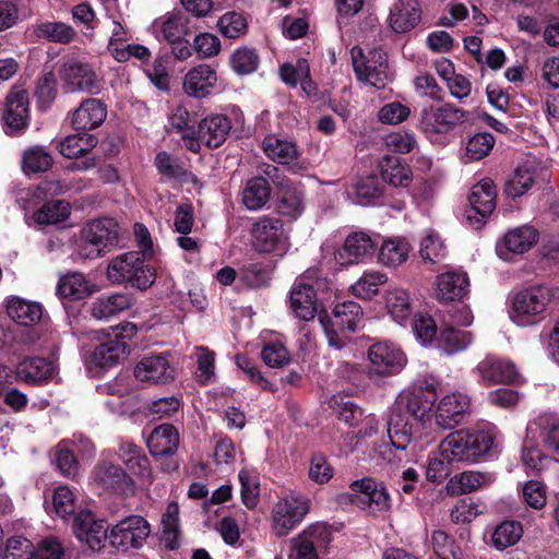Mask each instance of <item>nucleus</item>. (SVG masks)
Masks as SVG:
<instances>
[{"label":"nucleus","instance_id":"1","mask_svg":"<svg viewBox=\"0 0 559 559\" xmlns=\"http://www.w3.org/2000/svg\"><path fill=\"white\" fill-rule=\"evenodd\" d=\"M437 391L438 382L432 378H424L397 394L388 419V435L395 449L405 450L414 438L407 416L424 428L432 426Z\"/></svg>","mask_w":559,"mask_h":559},{"label":"nucleus","instance_id":"2","mask_svg":"<svg viewBox=\"0 0 559 559\" xmlns=\"http://www.w3.org/2000/svg\"><path fill=\"white\" fill-rule=\"evenodd\" d=\"M495 427L469 430L460 429L449 433L440 443V455L454 463H475L490 455L498 447Z\"/></svg>","mask_w":559,"mask_h":559},{"label":"nucleus","instance_id":"3","mask_svg":"<svg viewBox=\"0 0 559 559\" xmlns=\"http://www.w3.org/2000/svg\"><path fill=\"white\" fill-rule=\"evenodd\" d=\"M328 345L336 350L346 349L352 344L348 333H354L364 325V312L356 301H343L334 306L332 316L320 314Z\"/></svg>","mask_w":559,"mask_h":559},{"label":"nucleus","instance_id":"4","mask_svg":"<svg viewBox=\"0 0 559 559\" xmlns=\"http://www.w3.org/2000/svg\"><path fill=\"white\" fill-rule=\"evenodd\" d=\"M145 260L139 251L120 253L109 260L106 277L112 284L129 283L132 287L145 290L156 278L155 269L145 264Z\"/></svg>","mask_w":559,"mask_h":559},{"label":"nucleus","instance_id":"5","mask_svg":"<svg viewBox=\"0 0 559 559\" xmlns=\"http://www.w3.org/2000/svg\"><path fill=\"white\" fill-rule=\"evenodd\" d=\"M119 242V226L109 217L88 222L81 230L76 252L82 259L94 260L112 250Z\"/></svg>","mask_w":559,"mask_h":559},{"label":"nucleus","instance_id":"6","mask_svg":"<svg viewBox=\"0 0 559 559\" xmlns=\"http://www.w3.org/2000/svg\"><path fill=\"white\" fill-rule=\"evenodd\" d=\"M467 119V112L452 104L430 105L419 114L418 128L430 140L453 131Z\"/></svg>","mask_w":559,"mask_h":559},{"label":"nucleus","instance_id":"7","mask_svg":"<svg viewBox=\"0 0 559 559\" xmlns=\"http://www.w3.org/2000/svg\"><path fill=\"white\" fill-rule=\"evenodd\" d=\"M552 299V292L546 286H534L516 293L511 299L510 318L521 326L535 323Z\"/></svg>","mask_w":559,"mask_h":559},{"label":"nucleus","instance_id":"8","mask_svg":"<svg viewBox=\"0 0 559 559\" xmlns=\"http://www.w3.org/2000/svg\"><path fill=\"white\" fill-rule=\"evenodd\" d=\"M350 56L360 83L380 90L391 80L386 53L382 49H372L366 56L360 47L355 46L350 49Z\"/></svg>","mask_w":559,"mask_h":559},{"label":"nucleus","instance_id":"9","mask_svg":"<svg viewBox=\"0 0 559 559\" xmlns=\"http://www.w3.org/2000/svg\"><path fill=\"white\" fill-rule=\"evenodd\" d=\"M254 249L263 253L284 255L289 249L288 231L282 219L271 216L260 217L251 229Z\"/></svg>","mask_w":559,"mask_h":559},{"label":"nucleus","instance_id":"10","mask_svg":"<svg viewBox=\"0 0 559 559\" xmlns=\"http://www.w3.org/2000/svg\"><path fill=\"white\" fill-rule=\"evenodd\" d=\"M151 534L150 523L141 515H130L111 527L108 539L118 551L140 549Z\"/></svg>","mask_w":559,"mask_h":559},{"label":"nucleus","instance_id":"11","mask_svg":"<svg viewBox=\"0 0 559 559\" xmlns=\"http://www.w3.org/2000/svg\"><path fill=\"white\" fill-rule=\"evenodd\" d=\"M309 511V499L296 493L282 497L272 510V530L277 536L293 531Z\"/></svg>","mask_w":559,"mask_h":559},{"label":"nucleus","instance_id":"12","mask_svg":"<svg viewBox=\"0 0 559 559\" xmlns=\"http://www.w3.org/2000/svg\"><path fill=\"white\" fill-rule=\"evenodd\" d=\"M368 360L370 372L381 377L399 373L407 362L402 349L391 342L373 343L368 349Z\"/></svg>","mask_w":559,"mask_h":559},{"label":"nucleus","instance_id":"13","mask_svg":"<svg viewBox=\"0 0 559 559\" xmlns=\"http://www.w3.org/2000/svg\"><path fill=\"white\" fill-rule=\"evenodd\" d=\"M60 80L67 92H85L96 94L100 90V81L93 67L87 62L71 60L62 64Z\"/></svg>","mask_w":559,"mask_h":559},{"label":"nucleus","instance_id":"14","mask_svg":"<svg viewBox=\"0 0 559 559\" xmlns=\"http://www.w3.org/2000/svg\"><path fill=\"white\" fill-rule=\"evenodd\" d=\"M471 400L460 391L445 394L435 406V426L440 430H451L459 426L469 412Z\"/></svg>","mask_w":559,"mask_h":559},{"label":"nucleus","instance_id":"15","mask_svg":"<svg viewBox=\"0 0 559 559\" xmlns=\"http://www.w3.org/2000/svg\"><path fill=\"white\" fill-rule=\"evenodd\" d=\"M376 241L364 231L348 235L343 246L335 250L334 259L341 266H349L364 262L376 250Z\"/></svg>","mask_w":559,"mask_h":559},{"label":"nucleus","instance_id":"16","mask_svg":"<svg viewBox=\"0 0 559 559\" xmlns=\"http://www.w3.org/2000/svg\"><path fill=\"white\" fill-rule=\"evenodd\" d=\"M474 372L484 384L515 383L520 377L512 361L493 355L480 360Z\"/></svg>","mask_w":559,"mask_h":559},{"label":"nucleus","instance_id":"17","mask_svg":"<svg viewBox=\"0 0 559 559\" xmlns=\"http://www.w3.org/2000/svg\"><path fill=\"white\" fill-rule=\"evenodd\" d=\"M134 377L141 382L164 384L175 378V369L165 354L148 355L135 365Z\"/></svg>","mask_w":559,"mask_h":559},{"label":"nucleus","instance_id":"18","mask_svg":"<svg viewBox=\"0 0 559 559\" xmlns=\"http://www.w3.org/2000/svg\"><path fill=\"white\" fill-rule=\"evenodd\" d=\"M218 81L216 69L201 63L191 68L183 76L185 93L194 98H205L216 88Z\"/></svg>","mask_w":559,"mask_h":559},{"label":"nucleus","instance_id":"19","mask_svg":"<svg viewBox=\"0 0 559 559\" xmlns=\"http://www.w3.org/2000/svg\"><path fill=\"white\" fill-rule=\"evenodd\" d=\"M360 503L366 504L372 513L388 511L391 507L390 496L382 483L372 478L355 480L350 485Z\"/></svg>","mask_w":559,"mask_h":559},{"label":"nucleus","instance_id":"20","mask_svg":"<svg viewBox=\"0 0 559 559\" xmlns=\"http://www.w3.org/2000/svg\"><path fill=\"white\" fill-rule=\"evenodd\" d=\"M538 238L537 230L528 225H523L509 230L497 247L499 257L509 260L512 253L522 254L528 251Z\"/></svg>","mask_w":559,"mask_h":559},{"label":"nucleus","instance_id":"21","mask_svg":"<svg viewBox=\"0 0 559 559\" xmlns=\"http://www.w3.org/2000/svg\"><path fill=\"white\" fill-rule=\"evenodd\" d=\"M289 302L294 314L304 321L312 320L318 313L319 304L316 292L305 278L296 281L293 285Z\"/></svg>","mask_w":559,"mask_h":559},{"label":"nucleus","instance_id":"22","mask_svg":"<svg viewBox=\"0 0 559 559\" xmlns=\"http://www.w3.org/2000/svg\"><path fill=\"white\" fill-rule=\"evenodd\" d=\"M469 293V280L465 272L450 271L437 276L435 295L439 301L462 300Z\"/></svg>","mask_w":559,"mask_h":559},{"label":"nucleus","instance_id":"23","mask_svg":"<svg viewBox=\"0 0 559 559\" xmlns=\"http://www.w3.org/2000/svg\"><path fill=\"white\" fill-rule=\"evenodd\" d=\"M152 33L157 39L168 44L185 38L189 32L188 17L179 12L171 11L157 17L151 25Z\"/></svg>","mask_w":559,"mask_h":559},{"label":"nucleus","instance_id":"24","mask_svg":"<svg viewBox=\"0 0 559 559\" xmlns=\"http://www.w3.org/2000/svg\"><path fill=\"white\" fill-rule=\"evenodd\" d=\"M73 532L78 539L84 542L93 550H99L108 537L103 522H96L90 512H80L73 521Z\"/></svg>","mask_w":559,"mask_h":559},{"label":"nucleus","instance_id":"25","mask_svg":"<svg viewBox=\"0 0 559 559\" xmlns=\"http://www.w3.org/2000/svg\"><path fill=\"white\" fill-rule=\"evenodd\" d=\"M5 124L19 131L26 127L28 121V95L20 87H13L7 96L5 110L3 114Z\"/></svg>","mask_w":559,"mask_h":559},{"label":"nucleus","instance_id":"26","mask_svg":"<svg viewBox=\"0 0 559 559\" xmlns=\"http://www.w3.org/2000/svg\"><path fill=\"white\" fill-rule=\"evenodd\" d=\"M107 108L96 98H87L73 111L72 126L75 130L88 131L98 128L106 119Z\"/></svg>","mask_w":559,"mask_h":559},{"label":"nucleus","instance_id":"27","mask_svg":"<svg viewBox=\"0 0 559 559\" xmlns=\"http://www.w3.org/2000/svg\"><path fill=\"white\" fill-rule=\"evenodd\" d=\"M421 19L418 0H397L391 8L389 23L395 33L413 29Z\"/></svg>","mask_w":559,"mask_h":559},{"label":"nucleus","instance_id":"28","mask_svg":"<svg viewBox=\"0 0 559 559\" xmlns=\"http://www.w3.org/2000/svg\"><path fill=\"white\" fill-rule=\"evenodd\" d=\"M495 480L496 476L492 473L467 471L451 477L445 489L451 496H460L487 487Z\"/></svg>","mask_w":559,"mask_h":559},{"label":"nucleus","instance_id":"29","mask_svg":"<svg viewBox=\"0 0 559 559\" xmlns=\"http://www.w3.org/2000/svg\"><path fill=\"white\" fill-rule=\"evenodd\" d=\"M230 129V120L224 115L215 114L200 121L198 134L207 147L216 148L226 141Z\"/></svg>","mask_w":559,"mask_h":559},{"label":"nucleus","instance_id":"30","mask_svg":"<svg viewBox=\"0 0 559 559\" xmlns=\"http://www.w3.org/2000/svg\"><path fill=\"white\" fill-rule=\"evenodd\" d=\"M329 535L326 527L322 524L310 526L302 534L292 540V559H319L317 545L324 540Z\"/></svg>","mask_w":559,"mask_h":559},{"label":"nucleus","instance_id":"31","mask_svg":"<svg viewBox=\"0 0 559 559\" xmlns=\"http://www.w3.org/2000/svg\"><path fill=\"white\" fill-rule=\"evenodd\" d=\"M33 34L39 40L69 45L78 37L76 29L62 21H40L33 25Z\"/></svg>","mask_w":559,"mask_h":559},{"label":"nucleus","instance_id":"32","mask_svg":"<svg viewBox=\"0 0 559 559\" xmlns=\"http://www.w3.org/2000/svg\"><path fill=\"white\" fill-rule=\"evenodd\" d=\"M146 443L153 456L171 455L178 448L179 433L174 426L163 424L151 432Z\"/></svg>","mask_w":559,"mask_h":559},{"label":"nucleus","instance_id":"33","mask_svg":"<svg viewBox=\"0 0 559 559\" xmlns=\"http://www.w3.org/2000/svg\"><path fill=\"white\" fill-rule=\"evenodd\" d=\"M132 304V296L128 293L102 296L92 302L91 314L97 320H106L126 311Z\"/></svg>","mask_w":559,"mask_h":559},{"label":"nucleus","instance_id":"34","mask_svg":"<svg viewBox=\"0 0 559 559\" xmlns=\"http://www.w3.org/2000/svg\"><path fill=\"white\" fill-rule=\"evenodd\" d=\"M55 372L53 362L40 357L25 358L16 366V377L25 382H44L52 378Z\"/></svg>","mask_w":559,"mask_h":559},{"label":"nucleus","instance_id":"35","mask_svg":"<svg viewBox=\"0 0 559 559\" xmlns=\"http://www.w3.org/2000/svg\"><path fill=\"white\" fill-rule=\"evenodd\" d=\"M95 480L103 487L126 493L132 487L131 478L118 465L103 462L95 468Z\"/></svg>","mask_w":559,"mask_h":559},{"label":"nucleus","instance_id":"36","mask_svg":"<svg viewBox=\"0 0 559 559\" xmlns=\"http://www.w3.org/2000/svg\"><path fill=\"white\" fill-rule=\"evenodd\" d=\"M496 197L497 191L493 181L485 178L472 188L468 201L476 214L487 217L496 207Z\"/></svg>","mask_w":559,"mask_h":559},{"label":"nucleus","instance_id":"37","mask_svg":"<svg viewBox=\"0 0 559 559\" xmlns=\"http://www.w3.org/2000/svg\"><path fill=\"white\" fill-rule=\"evenodd\" d=\"M412 247L402 237H390L383 240L378 252V262L386 267H396L408 259Z\"/></svg>","mask_w":559,"mask_h":559},{"label":"nucleus","instance_id":"38","mask_svg":"<svg viewBox=\"0 0 559 559\" xmlns=\"http://www.w3.org/2000/svg\"><path fill=\"white\" fill-rule=\"evenodd\" d=\"M538 170L539 167L530 162L518 166L506 183V193L512 198L525 194L535 183Z\"/></svg>","mask_w":559,"mask_h":559},{"label":"nucleus","instance_id":"39","mask_svg":"<svg viewBox=\"0 0 559 559\" xmlns=\"http://www.w3.org/2000/svg\"><path fill=\"white\" fill-rule=\"evenodd\" d=\"M473 342L474 335L472 332L445 324L440 330L438 347L447 355H454L467 349Z\"/></svg>","mask_w":559,"mask_h":559},{"label":"nucleus","instance_id":"40","mask_svg":"<svg viewBox=\"0 0 559 559\" xmlns=\"http://www.w3.org/2000/svg\"><path fill=\"white\" fill-rule=\"evenodd\" d=\"M126 342L108 337L97 345L92 353V361L100 368H111L123 359L128 353Z\"/></svg>","mask_w":559,"mask_h":559},{"label":"nucleus","instance_id":"41","mask_svg":"<svg viewBox=\"0 0 559 559\" xmlns=\"http://www.w3.org/2000/svg\"><path fill=\"white\" fill-rule=\"evenodd\" d=\"M380 171L384 181L393 187H408L413 179L412 169L396 156L385 155L380 162Z\"/></svg>","mask_w":559,"mask_h":559},{"label":"nucleus","instance_id":"42","mask_svg":"<svg viewBox=\"0 0 559 559\" xmlns=\"http://www.w3.org/2000/svg\"><path fill=\"white\" fill-rule=\"evenodd\" d=\"M262 147L269 158L282 165H288L298 157V150L293 141L281 139L274 134L265 136Z\"/></svg>","mask_w":559,"mask_h":559},{"label":"nucleus","instance_id":"43","mask_svg":"<svg viewBox=\"0 0 559 559\" xmlns=\"http://www.w3.org/2000/svg\"><path fill=\"white\" fill-rule=\"evenodd\" d=\"M530 435L540 431L544 444L547 449L559 453V418L552 415H540L527 425Z\"/></svg>","mask_w":559,"mask_h":559},{"label":"nucleus","instance_id":"44","mask_svg":"<svg viewBox=\"0 0 559 559\" xmlns=\"http://www.w3.org/2000/svg\"><path fill=\"white\" fill-rule=\"evenodd\" d=\"M119 459L133 474L150 480L152 473L150 462L139 447L130 442H122L119 447Z\"/></svg>","mask_w":559,"mask_h":559},{"label":"nucleus","instance_id":"45","mask_svg":"<svg viewBox=\"0 0 559 559\" xmlns=\"http://www.w3.org/2000/svg\"><path fill=\"white\" fill-rule=\"evenodd\" d=\"M7 312L12 320L25 326L37 323L43 316V309L39 304L16 297L8 300Z\"/></svg>","mask_w":559,"mask_h":559},{"label":"nucleus","instance_id":"46","mask_svg":"<svg viewBox=\"0 0 559 559\" xmlns=\"http://www.w3.org/2000/svg\"><path fill=\"white\" fill-rule=\"evenodd\" d=\"M154 165L158 174L165 180H176L180 182L194 181L193 174L185 169L181 162L167 152H159L154 159Z\"/></svg>","mask_w":559,"mask_h":559},{"label":"nucleus","instance_id":"47","mask_svg":"<svg viewBox=\"0 0 559 559\" xmlns=\"http://www.w3.org/2000/svg\"><path fill=\"white\" fill-rule=\"evenodd\" d=\"M57 292L60 297L84 299L93 293L92 284L79 272L69 273L59 280Z\"/></svg>","mask_w":559,"mask_h":559},{"label":"nucleus","instance_id":"48","mask_svg":"<svg viewBox=\"0 0 559 559\" xmlns=\"http://www.w3.org/2000/svg\"><path fill=\"white\" fill-rule=\"evenodd\" d=\"M348 194H353V201L360 205L376 203L383 193L382 186L377 177L358 178L352 185Z\"/></svg>","mask_w":559,"mask_h":559},{"label":"nucleus","instance_id":"49","mask_svg":"<svg viewBox=\"0 0 559 559\" xmlns=\"http://www.w3.org/2000/svg\"><path fill=\"white\" fill-rule=\"evenodd\" d=\"M179 504L176 501H169L162 514V532L166 546L169 549L179 547L180 518Z\"/></svg>","mask_w":559,"mask_h":559},{"label":"nucleus","instance_id":"50","mask_svg":"<svg viewBox=\"0 0 559 559\" xmlns=\"http://www.w3.org/2000/svg\"><path fill=\"white\" fill-rule=\"evenodd\" d=\"M97 144L95 135L87 132L66 136L57 144L59 152L67 158H76L90 152Z\"/></svg>","mask_w":559,"mask_h":559},{"label":"nucleus","instance_id":"51","mask_svg":"<svg viewBox=\"0 0 559 559\" xmlns=\"http://www.w3.org/2000/svg\"><path fill=\"white\" fill-rule=\"evenodd\" d=\"M388 282V275L381 271H366L350 286L353 295L362 299H371L379 293L380 286Z\"/></svg>","mask_w":559,"mask_h":559},{"label":"nucleus","instance_id":"52","mask_svg":"<svg viewBox=\"0 0 559 559\" xmlns=\"http://www.w3.org/2000/svg\"><path fill=\"white\" fill-rule=\"evenodd\" d=\"M271 189L269 182L262 177L250 179L242 192V202L248 210L261 209L270 199Z\"/></svg>","mask_w":559,"mask_h":559},{"label":"nucleus","instance_id":"53","mask_svg":"<svg viewBox=\"0 0 559 559\" xmlns=\"http://www.w3.org/2000/svg\"><path fill=\"white\" fill-rule=\"evenodd\" d=\"M385 307L396 322L403 324L412 314L409 295L405 289L391 288L385 295Z\"/></svg>","mask_w":559,"mask_h":559},{"label":"nucleus","instance_id":"54","mask_svg":"<svg viewBox=\"0 0 559 559\" xmlns=\"http://www.w3.org/2000/svg\"><path fill=\"white\" fill-rule=\"evenodd\" d=\"M330 407L338 419L349 427H356L362 419V409L345 395H333L329 402Z\"/></svg>","mask_w":559,"mask_h":559},{"label":"nucleus","instance_id":"55","mask_svg":"<svg viewBox=\"0 0 559 559\" xmlns=\"http://www.w3.org/2000/svg\"><path fill=\"white\" fill-rule=\"evenodd\" d=\"M523 535V528L520 522L504 521L496 526L491 542L495 548L503 550L515 545Z\"/></svg>","mask_w":559,"mask_h":559},{"label":"nucleus","instance_id":"56","mask_svg":"<svg viewBox=\"0 0 559 559\" xmlns=\"http://www.w3.org/2000/svg\"><path fill=\"white\" fill-rule=\"evenodd\" d=\"M257 51L248 47H239L229 57V64L238 75H247L254 72L259 66Z\"/></svg>","mask_w":559,"mask_h":559},{"label":"nucleus","instance_id":"57","mask_svg":"<svg viewBox=\"0 0 559 559\" xmlns=\"http://www.w3.org/2000/svg\"><path fill=\"white\" fill-rule=\"evenodd\" d=\"M109 37L107 49L114 59L123 58L122 48L128 44L131 34L126 26L124 19L109 21Z\"/></svg>","mask_w":559,"mask_h":559},{"label":"nucleus","instance_id":"58","mask_svg":"<svg viewBox=\"0 0 559 559\" xmlns=\"http://www.w3.org/2000/svg\"><path fill=\"white\" fill-rule=\"evenodd\" d=\"M217 27L223 36L237 39L247 33L248 22L242 13L229 11L219 17Z\"/></svg>","mask_w":559,"mask_h":559},{"label":"nucleus","instance_id":"59","mask_svg":"<svg viewBox=\"0 0 559 559\" xmlns=\"http://www.w3.org/2000/svg\"><path fill=\"white\" fill-rule=\"evenodd\" d=\"M447 246L440 235L432 229L427 230L420 242V257L426 261L437 263L447 255Z\"/></svg>","mask_w":559,"mask_h":559},{"label":"nucleus","instance_id":"60","mask_svg":"<svg viewBox=\"0 0 559 559\" xmlns=\"http://www.w3.org/2000/svg\"><path fill=\"white\" fill-rule=\"evenodd\" d=\"M70 215L68 202L58 200L44 204L35 212L34 218L38 224H57L66 221Z\"/></svg>","mask_w":559,"mask_h":559},{"label":"nucleus","instance_id":"61","mask_svg":"<svg viewBox=\"0 0 559 559\" xmlns=\"http://www.w3.org/2000/svg\"><path fill=\"white\" fill-rule=\"evenodd\" d=\"M71 16L75 24L83 25V35L92 40L95 35L97 15L88 2H81L71 8Z\"/></svg>","mask_w":559,"mask_h":559},{"label":"nucleus","instance_id":"62","mask_svg":"<svg viewBox=\"0 0 559 559\" xmlns=\"http://www.w3.org/2000/svg\"><path fill=\"white\" fill-rule=\"evenodd\" d=\"M276 210L283 216L297 219L305 210L304 193L298 189L284 192L277 203Z\"/></svg>","mask_w":559,"mask_h":559},{"label":"nucleus","instance_id":"63","mask_svg":"<svg viewBox=\"0 0 559 559\" xmlns=\"http://www.w3.org/2000/svg\"><path fill=\"white\" fill-rule=\"evenodd\" d=\"M495 145V138L488 132L476 133L468 139L465 145V155L469 160H479L486 157Z\"/></svg>","mask_w":559,"mask_h":559},{"label":"nucleus","instance_id":"64","mask_svg":"<svg viewBox=\"0 0 559 559\" xmlns=\"http://www.w3.org/2000/svg\"><path fill=\"white\" fill-rule=\"evenodd\" d=\"M22 165L25 173H41L50 168L52 157L43 147L35 146L24 152Z\"/></svg>","mask_w":559,"mask_h":559}]
</instances>
